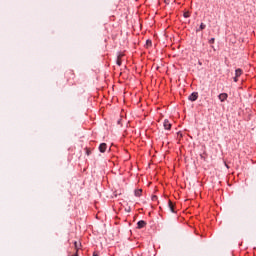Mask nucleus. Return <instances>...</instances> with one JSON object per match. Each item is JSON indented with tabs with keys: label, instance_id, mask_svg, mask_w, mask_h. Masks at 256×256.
Here are the masks:
<instances>
[{
	"label": "nucleus",
	"instance_id": "1a4fd4ad",
	"mask_svg": "<svg viewBox=\"0 0 256 256\" xmlns=\"http://www.w3.org/2000/svg\"><path fill=\"white\" fill-rule=\"evenodd\" d=\"M240 75H243V70H241L240 68L236 69L235 71V76L239 77Z\"/></svg>",
	"mask_w": 256,
	"mask_h": 256
},
{
	"label": "nucleus",
	"instance_id": "9d476101",
	"mask_svg": "<svg viewBox=\"0 0 256 256\" xmlns=\"http://www.w3.org/2000/svg\"><path fill=\"white\" fill-rule=\"evenodd\" d=\"M121 57H123V55H119V56L117 57V60H116V63H117V65H119V66H121Z\"/></svg>",
	"mask_w": 256,
	"mask_h": 256
},
{
	"label": "nucleus",
	"instance_id": "a211bd4d",
	"mask_svg": "<svg viewBox=\"0 0 256 256\" xmlns=\"http://www.w3.org/2000/svg\"><path fill=\"white\" fill-rule=\"evenodd\" d=\"M152 199H153V201H155V199H157V196H153V198H152Z\"/></svg>",
	"mask_w": 256,
	"mask_h": 256
},
{
	"label": "nucleus",
	"instance_id": "2eb2a0df",
	"mask_svg": "<svg viewBox=\"0 0 256 256\" xmlns=\"http://www.w3.org/2000/svg\"><path fill=\"white\" fill-rule=\"evenodd\" d=\"M184 17L187 19L189 17V12H185Z\"/></svg>",
	"mask_w": 256,
	"mask_h": 256
},
{
	"label": "nucleus",
	"instance_id": "6e6552de",
	"mask_svg": "<svg viewBox=\"0 0 256 256\" xmlns=\"http://www.w3.org/2000/svg\"><path fill=\"white\" fill-rule=\"evenodd\" d=\"M142 193H143V190H142V189H138V190H135V191H134L135 197H141Z\"/></svg>",
	"mask_w": 256,
	"mask_h": 256
},
{
	"label": "nucleus",
	"instance_id": "ddd939ff",
	"mask_svg": "<svg viewBox=\"0 0 256 256\" xmlns=\"http://www.w3.org/2000/svg\"><path fill=\"white\" fill-rule=\"evenodd\" d=\"M86 155H91V149H89V148H86Z\"/></svg>",
	"mask_w": 256,
	"mask_h": 256
},
{
	"label": "nucleus",
	"instance_id": "39448f33",
	"mask_svg": "<svg viewBox=\"0 0 256 256\" xmlns=\"http://www.w3.org/2000/svg\"><path fill=\"white\" fill-rule=\"evenodd\" d=\"M168 207L172 213H175V204L171 200L168 202Z\"/></svg>",
	"mask_w": 256,
	"mask_h": 256
},
{
	"label": "nucleus",
	"instance_id": "f3484780",
	"mask_svg": "<svg viewBox=\"0 0 256 256\" xmlns=\"http://www.w3.org/2000/svg\"><path fill=\"white\" fill-rule=\"evenodd\" d=\"M238 79H239V77H237V76L234 77L235 83H237Z\"/></svg>",
	"mask_w": 256,
	"mask_h": 256
},
{
	"label": "nucleus",
	"instance_id": "423d86ee",
	"mask_svg": "<svg viewBox=\"0 0 256 256\" xmlns=\"http://www.w3.org/2000/svg\"><path fill=\"white\" fill-rule=\"evenodd\" d=\"M137 225H138V229H143V227L147 225V222L140 220L138 221Z\"/></svg>",
	"mask_w": 256,
	"mask_h": 256
},
{
	"label": "nucleus",
	"instance_id": "4468645a",
	"mask_svg": "<svg viewBox=\"0 0 256 256\" xmlns=\"http://www.w3.org/2000/svg\"><path fill=\"white\" fill-rule=\"evenodd\" d=\"M208 42H209L211 45H213V43H215V38H211Z\"/></svg>",
	"mask_w": 256,
	"mask_h": 256
},
{
	"label": "nucleus",
	"instance_id": "f8f14e48",
	"mask_svg": "<svg viewBox=\"0 0 256 256\" xmlns=\"http://www.w3.org/2000/svg\"><path fill=\"white\" fill-rule=\"evenodd\" d=\"M66 75H72V77H75V72H73V70H70L66 73Z\"/></svg>",
	"mask_w": 256,
	"mask_h": 256
},
{
	"label": "nucleus",
	"instance_id": "f257e3e1",
	"mask_svg": "<svg viewBox=\"0 0 256 256\" xmlns=\"http://www.w3.org/2000/svg\"><path fill=\"white\" fill-rule=\"evenodd\" d=\"M199 98V93L197 92H193L189 97V101H197V99Z\"/></svg>",
	"mask_w": 256,
	"mask_h": 256
},
{
	"label": "nucleus",
	"instance_id": "7ed1b4c3",
	"mask_svg": "<svg viewBox=\"0 0 256 256\" xmlns=\"http://www.w3.org/2000/svg\"><path fill=\"white\" fill-rule=\"evenodd\" d=\"M99 151H100V153H105V151H107V144L106 143H101L99 145Z\"/></svg>",
	"mask_w": 256,
	"mask_h": 256
},
{
	"label": "nucleus",
	"instance_id": "9b49d317",
	"mask_svg": "<svg viewBox=\"0 0 256 256\" xmlns=\"http://www.w3.org/2000/svg\"><path fill=\"white\" fill-rule=\"evenodd\" d=\"M205 27H207V26L205 25V23H201V24H200V28H199L197 31H203V29H205Z\"/></svg>",
	"mask_w": 256,
	"mask_h": 256
},
{
	"label": "nucleus",
	"instance_id": "dca6fc26",
	"mask_svg": "<svg viewBox=\"0 0 256 256\" xmlns=\"http://www.w3.org/2000/svg\"><path fill=\"white\" fill-rule=\"evenodd\" d=\"M146 45H152L151 40H147V41H146Z\"/></svg>",
	"mask_w": 256,
	"mask_h": 256
},
{
	"label": "nucleus",
	"instance_id": "20e7f679",
	"mask_svg": "<svg viewBox=\"0 0 256 256\" xmlns=\"http://www.w3.org/2000/svg\"><path fill=\"white\" fill-rule=\"evenodd\" d=\"M163 125L164 129H166L167 131L171 129V122H169V120H165Z\"/></svg>",
	"mask_w": 256,
	"mask_h": 256
},
{
	"label": "nucleus",
	"instance_id": "f03ea898",
	"mask_svg": "<svg viewBox=\"0 0 256 256\" xmlns=\"http://www.w3.org/2000/svg\"><path fill=\"white\" fill-rule=\"evenodd\" d=\"M227 97H229L227 93H221L219 94L218 99L221 101V103H223L224 101H227Z\"/></svg>",
	"mask_w": 256,
	"mask_h": 256
},
{
	"label": "nucleus",
	"instance_id": "0eeeda50",
	"mask_svg": "<svg viewBox=\"0 0 256 256\" xmlns=\"http://www.w3.org/2000/svg\"><path fill=\"white\" fill-rule=\"evenodd\" d=\"M74 249L76 250V253H79V249H81V242H74Z\"/></svg>",
	"mask_w": 256,
	"mask_h": 256
}]
</instances>
